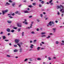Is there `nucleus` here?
<instances>
[{"instance_id":"obj_3","label":"nucleus","mask_w":64,"mask_h":64,"mask_svg":"<svg viewBox=\"0 0 64 64\" xmlns=\"http://www.w3.org/2000/svg\"><path fill=\"white\" fill-rule=\"evenodd\" d=\"M60 6H57L56 7L57 9H59V8H60V9H61V8H62V9L63 8V6H62V5H60Z\"/></svg>"},{"instance_id":"obj_25","label":"nucleus","mask_w":64,"mask_h":64,"mask_svg":"<svg viewBox=\"0 0 64 64\" xmlns=\"http://www.w3.org/2000/svg\"><path fill=\"white\" fill-rule=\"evenodd\" d=\"M50 37V36H49L48 37H46V38H47V39H49Z\"/></svg>"},{"instance_id":"obj_2","label":"nucleus","mask_w":64,"mask_h":64,"mask_svg":"<svg viewBox=\"0 0 64 64\" xmlns=\"http://www.w3.org/2000/svg\"><path fill=\"white\" fill-rule=\"evenodd\" d=\"M8 12V10H5L4 11L3 10L2 11V13L3 15H4V14L7 13Z\"/></svg>"},{"instance_id":"obj_33","label":"nucleus","mask_w":64,"mask_h":64,"mask_svg":"<svg viewBox=\"0 0 64 64\" xmlns=\"http://www.w3.org/2000/svg\"><path fill=\"white\" fill-rule=\"evenodd\" d=\"M40 49V47H38L37 48V50H39V49Z\"/></svg>"},{"instance_id":"obj_13","label":"nucleus","mask_w":64,"mask_h":64,"mask_svg":"<svg viewBox=\"0 0 64 64\" xmlns=\"http://www.w3.org/2000/svg\"><path fill=\"white\" fill-rule=\"evenodd\" d=\"M6 5H10V4L8 2H6V4H5V6H6Z\"/></svg>"},{"instance_id":"obj_54","label":"nucleus","mask_w":64,"mask_h":64,"mask_svg":"<svg viewBox=\"0 0 64 64\" xmlns=\"http://www.w3.org/2000/svg\"><path fill=\"white\" fill-rule=\"evenodd\" d=\"M63 8H62V9H61L60 10V12H61L62 11V10H63Z\"/></svg>"},{"instance_id":"obj_39","label":"nucleus","mask_w":64,"mask_h":64,"mask_svg":"<svg viewBox=\"0 0 64 64\" xmlns=\"http://www.w3.org/2000/svg\"><path fill=\"white\" fill-rule=\"evenodd\" d=\"M7 57H10V56H9V55H7Z\"/></svg>"},{"instance_id":"obj_15","label":"nucleus","mask_w":64,"mask_h":64,"mask_svg":"<svg viewBox=\"0 0 64 64\" xmlns=\"http://www.w3.org/2000/svg\"><path fill=\"white\" fill-rule=\"evenodd\" d=\"M36 3H33L32 4V5L34 6H36Z\"/></svg>"},{"instance_id":"obj_21","label":"nucleus","mask_w":64,"mask_h":64,"mask_svg":"<svg viewBox=\"0 0 64 64\" xmlns=\"http://www.w3.org/2000/svg\"><path fill=\"white\" fill-rule=\"evenodd\" d=\"M4 41H6V42H7L8 41H9V40H5Z\"/></svg>"},{"instance_id":"obj_29","label":"nucleus","mask_w":64,"mask_h":64,"mask_svg":"<svg viewBox=\"0 0 64 64\" xmlns=\"http://www.w3.org/2000/svg\"><path fill=\"white\" fill-rule=\"evenodd\" d=\"M41 34L42 35H43V34H45V32H42Z\"/></svg>"},{"instance_id":"obj_23","label":"nucleus","mask_w":64,"mask_h":64,"mask_svg":"<svg viewBox=\"0 0 64 64\" xmlns=\"http://www.w3.org/2000/svg\"><path fill=\"white\" fill-rule=\"evenodd\" d=\"M56 44H59V42L58 41H56Z\"/></svg>"},{"instance_id":"obj_38","label":"nucleus","mask_w":64,"mask_h":64,"mask_svg":"<svg viewBox=\"0 0 64 64\" xmlns=\"http://www.w3.org/2000/svg\"><path fill=\"white\" fill-rule=\"evenodd\" d=\"M14 29H17V28L14 27Z\"/></svg>"},{"instance_id":"obj_37","label":"nucleus","mask_w":64,"mask_h":64,"mask_svg":"<svg viewBox=\"0 0 64 64\" xmlns=\"http://www.w3.org/2000/svg\"><path fill=\"white\" fill-rule=\"evenodd\" d=\"M32 24H31V26H30V28H32Z\"/></svg>"},{"instance_id":"obj_51","label":"nucleus","mask_w":64,"mask_h":64,"mask_svg":"<svg viewBox=\"0 0 64 64\" xmlns=\"http://www.w3.org/2000/svg\"><path fill=\"white\" fill-rule=\"evenodd\" d=\"M63 16H64V14H62L61 15V16L62 17H63Z\"/></svg>"},{"instance_id":"obj_53","label":"nucleus","mask_w":64,"mask_h":64,"mask_svg":"<svg viewBox=\"0 0 64 64\" xmlns=\"http://www.w3.org/2000/svg\"><path fill=\"white\" fill-rule=\"evenodd\" d=\"M36 41H37L36 40H34V42H36Z\"/></svg>"},{"instance_id":"obj_47","label":"nucleus","mask_w":64,"mask_h":64,"mask_svg":"<svg viewBox=\"0 0 64 64\" xmlns=\"http://www.w3.org/2000/svg\"><path fill=\"white\" fill-rule=\"evenodd\" d=\"M32 34H35V33H34V32H32Z\"/></svg>"},{"instance_id":"obj_28","label":"nucleus","mask_w":64,"mask_h":64,"mask_svg":"<svg viewBox=\"0 0 64 64\" xmlns=\"http://www.w3.org/2000/svg\"><path fill=\"white\" fill-rule=\"evenodd\" d=\"M37 60H41V59L40 58H38L37 59Z\"/></svg>"},{"instance_id":"obj_42","label":"nucleus","mask_w":64,"mask_h":64,"mask_svg":"<svg viewBox=\"0 0 64 64\" xmlns=\"http://www.w3.org/2000/svg\"><path fill=\"white\" fill-rule=\"evenodd\" d=\"M41 43L43 44H45V43H44V42H42Z\"/></svg>"},{"instance_id":"obj_16","label":"nucleus","mask_w":64,"mask_h":64,"mask_svg":"<svg viewBox=\"0 0 64 64\" xmlns=\"http://www.w3.org/2000/svg\"><path fill=\"white\" fill-rule=\"evenodd\" d=\"M25 13H28V11L26 10L24 12Z\"/></svg>"},{"instance_id":"obj_20","label":"nucleus","mask_w":64,"mask_h":64,"mask_svg":"<svg viewBox=\"0 0 64 64\" xmlns=\"http://www.w3.org/2000/svg\"><path fill=\"white\" fill-rule=\"evenodd\" d=\"M14 31V30H12L11 31V32H12V33H13Z\"/></svg>"},{"instance_id":"obj_22","label":"nucleus","mask_w":64,"mask_h":64,"mask_svg":"<svg viewBox=\"0 0 64 64\" xmlns=\"http://www.w3.org/2000/svg\"><path fill=\"white\" fill-rule=\"evenodd\" d=\"M14 52H17V50H15L14 51Z\"/></svg>"},{"instance_id":"obj_26","label":"nucleus","mask_w":64,"mask_h":64,"mask_svg":"<svg viewBox=\"0 0 64 64\" xmlns=\"http://www.w3.org/2000/svg\"><path fill=\"white\" fill-rule=\"evenodd\" d=\"M18 13H19V12L18 11H16L15 12V13L16 14H17Z\"/></svg>"},{"instance_id":"obj_62","label":"nucleus","mask_w":64,"mask_h":64,"mask_svg":"<svg viewBox=\"0 0 64 64\" xmlns=\"http://www.w3.org/2000/svg\"><path fill=\"white\" fill-rule=\"evenodd\" d=\"M9 45H10V46H11V45H12V44H11L10 43V44H9Z\"/></svg>"},{"instance_id":"obj_4","label":"nucleus","mask_w":64,"mask_h":64,"mask_svg":"<svg viewBox=\"0 0 64 64\" xmlns=\"http://www.w3.org/2000/svg\"><path fill=\"white\" fill-rule=\"evenodd\" d=\"M24 21L23 22V23H24L25 22V24H26V25H28V23L27 22V20L26 19H24Z\"/></svg>"},{"instance_id":"obj_8","label":"nucleus","mask_w":64,"mask_h":64,"mask_svg":"<svg viewBox=\"0 0 64 64\" xmlns=\"http://www.w3.org/2000/svg\"><path fill=\"white\" fill-rule=\"evenodd\" d=\"M2 38H3V40H4L5 39H6V36H2Z\"/></svg>"},{"instance_id":"obj_43","label":"nucleus","mask_w":64,"mask_h":64,"mask_svg":"<svg viewBox=\"0 0 64 64\" xmlns=\"http://www.w3.org/2000/svg\"><path fill=\"white\" fill-rule=\"evenodd\" d=\"M58 15H60V13H59V12H58Z\"/></svg>"},{"instance_id":"obj_46","label":"nucleus","mask_w":64,"mask_h":64,"mask_svg":"<svg viewBox=\"0 0 64 64\" xmlns=\"http://www.w3.org/2000/svg\"><path fill=\"white\" fill-rule=\"evenodd\" d=\"M44 36H46V35H43V36H42V37H44Z\"/></svg>"},{"instance_id":"obj_17","label":"nucleus","mask_w":64,"mask_h":64,"mask_svg":"<svg viewBox=\"0 0 64 64\" xmlns=\"http://www.w3.org/2000/svg\"><path fill=\"white\" fill-rule=\"evenodd\" d=\"M48 59L49 60H51V58H50V57H48Z\"/></svg>"},{"instance_id":"obj_31","label":"nucleus","mask_w":64,"mask_h":64,"mask_svg":"<svg viewBox=\"0 0 64 64\" xmlns=\"http://www.w3.org/2000/svg\"><path fill=\"white\" fill-rule=\"evenodd\" d=\"M27 60H28V58H26L25 60H24V61H27Z\"/></svg>"},{"instance_id":"obj_44","label":"nucleus","mask_w":64,"mask_h":64,"mask_svg":"<svg viewBox=\"0 0 64 64\" xmlns=\"http://www.w3.org/2000/svg\"><path fill=\"white\" fill-rule=\"evenodd\" d=\"M28 7H30V8H31V7H32V6H28Z\"/></svg>"},{"instance_id":"obj_7","label":"nucleus","mask_w":64,"mask_h":64,"mask_svg":"<svg viewBox=\"0 0 64 64\" xmlns=\"http://www.w3.org/2000/svg\"><path fill=\"white\" fill-rule=\"evenodd\" d=\"M6 31L8 32H10L11 31L10 30V29L9 28H8L7 29Z\"/></svg>"},{"instance_id":"obj_5","label":"nucleus","mask_w":64,"mask_h":64,"mask_svg":"<svg viewBox=\"0 0 64 64\" xmlns=\"http://www.w3.org/2000/svg\"><path fill=\"white\" fill-rule=\"evenodd\" d=\"M15 42H16V43H18L19 42V40H17L16 39L15 40Z\"/></svg>"},{"instance_id":"obj_52","label":"nucleus","mask_w":64,"mask_h":64,"mask_svg":"<svg viewBox=\"0 0 64 64\" xmlns=\"http://www.w3.org/2000/svg\"><path fill=\"white\" fill-rule=\"evenodd\" d=\"M64 10H63V9L62 11V13H64Z\"/></svg>"},{"instance_id":"obj_40","label":"nucleus","mask_w":64,"mask_h":64,"mask_svg":"<svg viewBox=\"0 0 64 64\" xmlns=\"http://www.w3.org/2000/svg\"><path fill=\"white\" fill-rule=\"evenodd\" d=\"M39 7H42V6H41V4H39Z\"/></svg>"},{"instance_id":"obj_32","label":"nucleus","mask_w":64,"mask_h":64,"mask_svg":"<svg viewBox=\"0 0 64 64\" xmlns=\"http://www.w3.org/2000/svg\"><path fill=\"white\" fill-rule=\"evenodd\" d=\"M12 16H14L15 15V13H13L12 14Z\"/></svg>"},{"instance_id":"obj_35","label":"nucleus","mask_w":64,"mask_h":64,"mask_svg":"<svg viewBox=\"0 0 64 64\" xmlns=\"http://www.w3.org/2000/svg\"><path fill=\"white\" fill-rule=\"evenodd\" d=\"M3 34V32H1L0 33V34Z\"/></svg>"},{"instance_id":"obj_48","label":"nucleus","mask_w":64,"mask_h":64,"mask_svg":"<svg viewBox=\"0 0 64 64\" xmlns=\"http://www.w3.org/2000/svg\"><path fill=\"white\" fill-rule=\"evenodd\" d=\"M10 34H10V33H8V36H9L10 35Z\"/></svg>"},{"instance_id":"obj_9","label":"nucleus","mask_w":64,"mask_h":64,"mask_svg":"<svg viewBox=\"0 0 64 64\" xmlns=\"http://www.w3.org/2000/svg\"><path fill=\"white\" fill-rule=\"evenodd\" d=\"M7 23H8L10 24V23H12V21H11L8 20L7 21Z\"/></svg>"},{"instance_id":"obj_14","label":"nucleus","mask_w":64,"mask_h":64,"mask_svg":"<svg viewBox=\"0 0 64 64\" xmlns=\"http://www.w3.org/2000/svg\"><path fill=\"white\" fill-rule=\"evenodd\" d=\"M20 52H22V48H20Z\"/></svg>"},{"instance_id":"obj_50","label":"nucleus","mask_w":64,"mask_h":64,"mask_svg":"<svg viewBox=\"0 0 64 64\" xmlns=\"http://www.w3.org/2000/svg\"><path fill=\"white\" fill-rule=\"evenodd\" d=\"M37 21L38 22H40V20H39V19L37 20Z\"/></svg>"},{"instance_id":"obj_1","label":"nucleus","mask_w":64,"mask_h":64,"mask_svg":"<svg viewBox=\"0 0 64 64\" xmlns=\"http://www.w3.org/2000/svg\"><path fill=\"white\" fill-rule=\"evenodd\" d=\"M52 24H53V26H54V22L53 21H50L49 22L48 25H47V26L48 27V26H49V25L51 26H52Z\"/></svg>"},{"instance_id":"obj_10","label":"nucleus","mask_w":64,"mask_h":64,"mask_svg":"<svg viewBox=\"0 0 64 64\" xmlns=\"http://www.w3.org/2000/svg\"><path fill=\"white\" fill-rule=\"evenodd\" d=\"M16 5V3L15 2H13V3L12 4V5L13 7H14V6Z\"/></svg>"},{"instance_id":"obj_6","label":"nucleus","mask_w":64,"mask_h":64,"mask_svg":"<svg viewBox=\"0 0 64 64\" xmlns=\"http://www.w3.org/2000/svg\"><path fill=\"white\" fill-rule=\"evenodd\" d=\"M17 26L18 27H22V26L21 25L19 24H17Z\"/></svg>"},{"instance_id":"obj_27","label":"nucleus","mask_w":64,"mask_h":64,"mask_svg":"<svg viewBox=\"0 0 64 64\" xmlns=\"http://www.w3.org/2000/svg\"><path fill=\"white\" fill-rule=\"evenodd\" d=\"M9 2H10V3H12L13 2L12 1H11V0H9Z\"/></svg>"},{"instance_id":"obj_61","label":"nucleus","mask_w":64,"mask_h":64,"mask_svg":"<svg viewBox=\"0 0 64 64\" xmlns=\"http://www.w3.org/2000/svg\"><path fill=\"white\" fill-rule=\"evenodd\" d=\"M62 43H64V40H62Z\"/></svg>"},{"instance_id":"obj_45","label":"nucleus","mask_w":64,"mask_h":64,"mask_svg":"<svg viewBox=\"0 0 64 64\" xmlns=\"http://www.w3.org/2000/svg\"><path fill=\"white\" fill-rule=\"evenodd\" d=\"M30 61H32V59H31V58H30Z\"/></svg>"},{"instance_id":"obj_64","label":"nucleus","mask_w":64,"mask_h":64,"mask_svg":"<svg viewBox=\"0 0 64 64\" xmlns=\"http://www.w3.org/2000/svg\"><path fill=\"white\" fill-rule=\"evenodd\" d=\"M28 10H30V8H28Z\"/></svg>"},{"instance_id":"obj_30","label":"nucleus","mask_w":64,"mask_h":64,"mask_svg":"<svg viewBox=\"0 0 64 64\" xmlns=\"http://www.w3.org/2000/svg\"><path fill=\"white\" fill-rule=\"evenodd\" d=\"M24 32H23L22 33V36H24Z\"/></svg>"},{"instance_id":"obj_57","label":"nucleus","mask_w":64,"mask_h":64,"mask_svg":"<svg viewBox=\"0 0 64 64\" xmlns=\"http://www.w3.org/2000/svg\"><path fill=\"white\" fill-rule=\"evenodd\" d=\"M53 3H51L50 4L51 5H53Z\"/></svg>"},{"instance_id":"obj_63","label":"nucleus","mask_w":64,"mask_h":64,"mask_svg":"<svg viewBox=\"0 0 64 64\" xmlns=\"http://www.w3.org/2000/svg\"><path fill=\"white\" fill-rule=\"evenodd\" d=\"M43 63V64H46V63L45 62H44Z\"/></svg>"},{"instance_id":"obj_36","label":"nucleus","mask_w":64,"mask_h":64,"mask_svg":"<svg viewBox=\"0 0 64 64\" xmlns=\"http://www.w3.org/2000/svg\"><path fill=\"white\" fill-rule=\"evenodd\" d=\"M52 2V0H51L49 2L50 3H51Z\"/></svg>"},{"instance_id":"obj_59","label":"nucleus","mask_w":64,"mask_h":64,"mask_svg":"<svg viewBox=\"0 0 64 64\" xmlns=\"http://www.w3.org/2000/svg\"><path fill=\"white\" fill-rule=\"evenodd\" d=\"M21 5H22V4H20V5H19V7H20L21 6Z\"/></svg>"},{"instance_id":"obj_19","label":"nucleus","mask_w":64,"mask_h":64,"mask_svg":"<svg viewBox=\"0 0 64 64\" xmlns=\"http://www.w3.org/2000/svg\"><path fill=\"white\" fill-rule=\"evenodd\" d=\"M14 47H17V45L14 44Z\"/></svg>"},{"instance_id":"obj_24","label":"nucleus","mask_w":64,"mask_h":64,"mask_svg":"<svg viewBox=\"0 0 64 64\" xmlns=\"http://www.w3.org/2000/svg\"><path fill=\"white\" fill-rule=\"evenodd\" d=\"M17 45H18L19 47L20 48L21 47V46H20V44H19V43H18L17 44Z\"/></svg>"},{"instance_id":"obj_41","label":"nucleus","mask_w":64,"mask_h":64,"mask_svg":"<svg viewBox=\"0 0 64 64\" xmlns=\"http://www.w3.org/2000/svg\"><path fill=\"white\" fill-rule=\"evenodd\" d=\"M40 17H43V15H42V14H40Z\"/></svg>"},{"instance_id":"obj_58","label":"nucleus","mask_w":64,"mask_h":64,"mask_svg":"<svg viewBox=\"0 0 64 64\" xmlns=\"http://www.w3.org/2000/svg\"><path fill=\"white\" fill-rule=\"evenodd\" d=\"M37 31H39V29L38 28H37Z\"/></svg>"},{"instance_id":"obj_49","label":"nucleus","mask_w":64,"mask_h":64,"mask_svg":"<svg viewBox=\"0 0 64 64\" xmlns=\"http://www.w3.org/2000/svg\"><path fill=\"white\" fill-rule=\"evenodd\" d=\"M18 15H20L21 13H20V12H18Z\"/></svg>"},{"instance_id":"obj_55","label":"nucleus","mask_w":64,"mask_h":64,"mask_svg":"<svg viewBox=\"0 0 64 64\" xmlns=\"http://www.w3.org/2000/svg\"><path fill=\"white\" fill-rule=\"evenodd\" d=\"M32 16H29V18H31V17H32Z\"/></svg>"},{"instance_id":"obj_12","label":"nucleus","mask_w":64,"mask_h":64,"mask_svg":"<svg viewBox=\"0 0 64 64\" xmlns=\"http://www.w3.org/2000/svg\"><path fill=\"white\" fill-rule=\"evenodd\" d=\"M52 29L53 31H54V33H55V30H56V28H53Z\"/></svg>"},{"instance_id":"obj_18","label":"nucleus","mask_w":64,"mask_h":64,"mask_svg":"<svg viewBox=\"0 0 64 64\" xmlns=\"http://www.w3.org/2000/svg\"><path fill=\"white\" fill-rule=\"evenodd\" d=\"M21 30V28H20L18 29V32H20Z\"/></svg>"},{"instance_id":"obj_11","label":"nucleus","mask_w":64,"mask_h":64,"mask_svg":"<svg viewBox=\"0 0 64 64\" xmlns=\"http://www.w3.org/2000/svg\"><path fill=\"white\" fill-rule=\"evenodd\" d=\"M33 46H34V45H33V44H32L31 46H30V48H31L32 49V48H34V47H33Z\"/></svg>"},{"instance_id":"obj_60","label":"nucleus","mask_w":64,"mask_h":64,"mask_svg":"<svg viewBox=\"0 0 64 64\" xmlns=\"http://www.w3.org/2000/svg\"><path fill=\"white\" fill-rule=\"evenodd\" d=\"M26 0H24V2H26Z\"/></svg>"},{"instance_id":"obj_34","label":"nucleus","mask_w":64,"mask_h":64,"mask_svg":"<svg viewBox=\"0 0 64 64\" xmlns=\"http://www.w3.org/2000/svg\"><path fill=\"white\" fill-rule=\"evenodd\" d=\"M41 3H42V4H44V1H42L41 2Z\"/></svg>"},{"instance_id":"obj_56","label":"nucleus","mask_w":64,"mask_h":64,"mask_svg":"<svg viewBox=\"0 0 64 64\" xmlns=\"http://www.w3.org/2000/svg\"><path fill=\"white\" fill-rule=\"evenodd\" d=\"M55 22H56V23H58V21H57V20H56L55 21Z\"/></svg>"}]
</instances>
